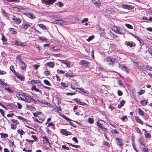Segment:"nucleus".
<instances>
[{
	"mask_svg": "<svg viewBox=\"0 0 152 152\" xmlns=\"http://www.w3.org/2000/svg\"><path fill=\"white\" fill-rule=\"evenodd\" d=\"M116 60V58H112L108 56L105 59L104 62L108 64L109 66H113Z\"/></svg>",
	"mask_w": 152,
	"mask_h": 152,
	"instance_id": "obj_1",
	"label": "nucleus"
},
{
	"mask_svg": "<svg viewBox=\"0 0 152 152\" xmlns=\"http://www.w3.org/2000/svg\"><path fill=\"white\" fill-rule=\"evenodd\" d=\"M31 100L34 102L35 103H36V101L34 98H33L31 96L29 95H26L25 96V101L30 103L31 102Z\"/></svg>",
	"mask_w": 152,
	"mask_h": 152,
	"instance_id": "obj_2",
	"label": "nucleus"
},
{
	"mask_svg": "<svg viewBox=\"0 0 152 152\" xmlns=\"http://www.w3.org/2000/svg\"><path fill=\"white\" fill-rule=\"evenodd\" d=\"M78 86L79 83L76 80H73L72 81L70 86L72 89L75 90L76 88L77 89L78 88H76V87Z\"/></svg>",
	"mask_w": 152,
	"mask_h": 152,
	"instance_id": "obj_3",
	"label": "nucleus"
},
{
	"mask_svg": "<svg viewBox=\"0 0 152 152\" xmlns=\"http://www.w3.org/2000/svg\"><path fill=\"white\" fill-rule=\"evenodd\" d=\"M42 3L46 5L50 6L51 4L54 3L56 0H42Z\"/></svg>",
	"mask_w": 152,
	"mask_h": 152,
	"instance_id": "obj_4",
	"label": "nucleus"
},
{
	"mask_svg": "<svg viewBox=\"0 0 152 152\" xmlns=\"http://www.w3.org/2000/svg\"><path fill=\"white\" fill-rule=\"evenodd\" d=\"M113 29L114 31L118 34H123L124 33L123 29H120L119 27L117 26L114 27Z\"/></svg>",
	"mask_w": 152,
	"mask_h": 152,
	"instance_id": "obj_5",
	"label": "nucleus"
},
{
	"mask_svg": "<svg viewBox=\"0 0 152 152\" xmlns=\"http://www.w3.org/2000/svg\"><path fill=\"white\" fill-rule=\"evenodd\" d=\"M116 142L117 144L119 146H122L124 145L123 140L120 138L116 137Z\"/></svg>",
	"mask_w": 152,
	"mask_h": 152,
	"instance_id": "obj_6",
	"label": "nucleus"
},
{
	"mask_svg": "<svg viewBox=\"0 0 152 152\" xmlns=\"http://www.w3.org/2000/svg\"><path fill=\"white\" fill-rule=\"evenodd\" d=\"M80 65L85 66V67L88 66L90 64V63L86 61L85 60L81 61L79 63Z\"/></svg>",
	"mask_w": 152,
	"mask_h": 152,
	"instance_id": "obj_7",
	"label": "nucleus"
},
{
	"mask_svg": "<svg viewBox=\"0 0 152 152\" xmlns=\"http://www.w3.org/2000/svg\"><path fill=\"white\" fill-rule=\"evenodd\" d=\"M60 132L63 135L65 136L71 135V134L70 132L66 131L64 129H61L60 130Z\"/></svg>",
	"mask_w": 152,
	"mask_h": 152,
	"instance_id": "obj_8",
	"label": "nucleus"
},
{
	"mask_svg": "<svg viewBox=\"0 0 152 152\" xmlns=\"http://www.w3.org/2000/svg\"><path fill=\"white\" fill-rule=\"evenodd\" d=\"M122 7L123 8L129 10L132 9L133 8L132 6L129 5L123 4L122 5Z\"/></svg>",
	"mask_w": 152,
	"mask_h": 152,
	"instance_id": "obj_9",
	"label": "nucleus"
},
{
	"mask_svg": "<svg viewBox=\"0 0 152 152\" xmlns=\"http://www.w3.org/2000/svg\"><path fill=\"white\" fill-rule=\"evenodd\" d=\"M92 1L97 7L100 6V4L99 0H92Z\"/></svg>",
	"mask_w": 152,
	"mask_h": 152,
	"instance_id": "obj_10",
	"label": "nucleus"
},
{
	"mask_svg": "<svg viewBox=\"0 0 152 152\" xmlns=\"http://www.w3.org/2000/svg\"><path fill=\"white\" fill-rule=\"evenodd\" d=\"M13 16V20L17 24H20L21 22V20L19 18H17L16 16Z\"/></svg>",
	"mask_w": 152,
	"mask_h": 152,
	"instance_id": "obj_11",
	"label": "nucleus"
},
{
	"mask_svg": "<svg viewBox=\"0 0 152 152\" xmlns=\"http://www.w3.org/2000/svg\"><path fill=\"white\" fill-rule=\"evenodd\" d=\"M12 43L16 45H18L20 46H23V43L21 42H20L18 41H14Z\"/></svg>",
	"mask_w": 152,
	"mask_h": 152,
	"instance_id": "obj_12",
	"label": "nucleus"
},
{
	"mask_svg": "<svg viewBox=\"0 0 152 152\" xmlns=\"http://www.w3.org/2000/svg\"><path fill=\"white\" fill-rule=\"evenodd\" d=\"M119 66L121 67V68L125 71L127 73L129 72V70L128 68H127L125 66H121L120 64L119 65Z\"/></svg>",
	"mask_w": 152,
	"mask_h": 152,
	"instance_id": "obj_13",
	"label": "nucleus"
},
{
	"mask_svg": "<svg viewBox=\"0 0 152 152\" xmlns=\"http://www.w3.org/2000/svg\"><path fill=\"white\" fill-rule=\"evenodd\" d=\"M20 66L22 69L24 70L26 69L25 64L23 61L20 62L19 64Z\"/></svg>",
	"mask_w": 152,
	"mask_h": 152,
	"instance_id": "obj_14",
	"label": "nucleus"
},
{
	"mask_svg": "<svg viewBox=\"0 0 152 152\" xmlns=\"http://www.w3.org/2000/svg\"><path fill=\"white\" fill-rule=\"evenodd\" d=\"M96 125L98 127H99L102 129H107L104 127V126L101 124L99 121H97Z\"/></svg>",
	"mask_w": 152,
	"mask_h": 152,
	"instance_id": "obj_15",
	"label": "nucleus"
},
{
	"mask_svg": "<svg viewBox=\"0 0 152 152\" xmlns=\"http://www.w3.org/2000/svg\"><path fill=\"white\" fill-rule=\"evenodd\" d=\"M135 121L136 122H137L139 124H142L143 125V122L137 116H136L135 117Z\"/></svg>",
	"mask_w": 152,
	"mask_h": 152,
	"instance_id": "obj_16",
	"label": "nucleus"
},
{
	"mask_svg": "<svg viewBox=\"0 0 152 152\" xmlns=\"http://www.w3.org/2000/svg\"><path fill=\"white\" fill-rule=\"evenodd\" d=\"M31 89L32 91L34 90L35 91L37 92H38L40 93H41L42 92L39 89L37 88H36V86L35 85L33 86L31 88Z\"/></svg>",
	"mask_w": 152,
	"mask_h": 152,
	"instance_id": "obj_17",
	"label": "nucleus"
},
{
	"mask_svg": "<svg viewBox=\"0 0 152 152\" xmlns=\"http://www.w3.org/2000/svg\"><path fill=\"white\" fill-rule=\"evenodd\" d=\"M1 40H2L3 42V44L5 45L7 44V39L2 34Z\"/></svg>",
	"mask_w": 152,
	"mask_h": 152,
	"instance_id": "obj_18",
	"label": "nucleus"
},
{
	"mask_svg": "<svg viewBox=\"0 0 152 152\" xmlns=\"http://www.w3.org/2000/svg\"><path fill=\"white\" fill-rule=\"evenodd\" d=\"M134 44V43L133 42H128L126 43V45L130 48H132L133 47Z\"/></svg>",
	"mask_w": 152,
	"mask_h": 152,
	"instance_id": "obj_19",
	"label": "nucleus"
},
{
	"mask_svg": "<svg viewBox=\"0 0 152 152\" xmlns=\"http://www.w3.org/2000/svg\"><path fill=\"white\" fill-rule=\"evenodd\" d=\"M56 24H58L59 25H62L65 23V22L61 20H56Z\"/></svg>",
	"mask_w": 152,
	"mask_h": 152,
	"instance_id": "obj_20",
	"label": "nucleus"
},
{
	"mask_svg": "<svg viewBox=\"0 0 152 152\" xmlns=\"http://www.w3.org/2000/svg\"><path fill=\"white\" fill-rule=\"evenodd\" d=\"M38 26L40 27L41 28L44 30L48 29V28L46 27L43 24H38Z\"/></svg>",
	"mask_w": 152,
	"mask_h": 152,
	"instance_id": "obj_21",
	"label": "nucleus"
},
{
	"mask_svg": "<svg viewBox=\"0 0 152 152\" xmlns=\"http://www.w3.org/2000/svg\"><path fill=\"white\" fill-rule=\"evenodd\" d=\"M27 16L29 18L34 19L35 18V17L34 16L33 14L31 12H29L27 13Z\"/></svg>",
	"mask_w": 152,
	"mask_h": 152,
	"instance_id": "obj_22",
	"label": "nucleus"
},
{
	"mask_svg": "<svg viewBox=\"0 0 152 152\" xmlns=\"http://www.w3.org/2000/svg\"><path fill=\"white\" fill-rule=\"evenodd\" d=\"M23 26L22 27V28L24 29H26L30 26V25L28 23L23 24Z\"/></svg>",
	"mask_w": 152,
	"mask_h": 152,
	"instance_id": "obj_23",
	"label": "nucleus"
},
{
	"mask_svg": "<svg viewBox=\"0 0 152 152\" xmlns=\"http://www.w3.org/2000/svg\"><path fill=\"white\" fill-rule=\"evenodd\" d=\"M46 65H47L48 66H49L50 67H53L54 66V63L52 62H50L48 63H47Z\"/></svg>",
	"mask_w": 152,
	"mask_h": 152,
	"instance_id": "obj_24",
	"label": "nucleus"
},
{
	"mask_svg": "<svg viewBox=\"0 0 152 152\" xmlns=\"http://www.w3.org/2000/svg\"><path fill=\"white\" fill-rule=\"evenodd\" d=\"M147 101L145 100H142L140 101V103L142 106H145L147 104Z\"/></svg>",
	"mask_w": 152,
	"mask_h": 152,
	"instance_id": "obj_25",
	"label": "nucleus"
},
{
	"mask_svg": "<svg viewBox=\"0 0 152 152\" xmlns=\"http://www.w3.org/2000/svg\"><path fill=\"white\" fill-rule=\"evenodd\" d=\"M15 75L18 78L21 80H23L25 79L24 77L19 75H18L16 73H15Z\"/></svg>",
	"mask_w": 152,
	"mask_h": 152,
	"instance_id": "obj_26",
	"label": "nucleus"
},
{
	"mask_svg": "<svg viewBox=\"0 0 152 152\" xmlns=\"http://www.w3.org/2000/svg\"><path fill=\"white\" fill-rule=\"evenodd\" d=\"M26 106L28 108H30L32 111H34L36 110L35 108L31 105L27 104Z\"/></svg>",
	"mask_w": 152,
	"mask_h": 152,
	"instance_id": "obj_27",
	"label": "nucleus"
},
{
	"mask_svg": "<svg viewBox=\"0 0 152 152\" xmlns=\"http://www.w3.org/2000/svg\"><path fill=\"white\" fill-rule=\"evenodd\" d=\"M40 82V80H32L31 81V83L32 84H36L37 83H39Z\"/></svg>",
	"mask_w": 152,
	"mask_h": 152,
	"instance_id": "obj_28",
	"label": "nucleus"
},
{
	"mask_svg": "<svg viewBox=\"0 0 152 152\" xmlns=\"http://www.w3.org/2000/svg\"><path fill=\"white\" fill-rule=\"evenodd\" d=\"M66 143L68 144L70 146H72L73 147H74L75 148H79L80 147V146L78 145H73L71 143H68L67 142H66Z\"/></svg>",
	"mask_w": 152,
	"mask_h": 152,
	"instance_id": "obj_29",
	"label": "nucleus"
},
{
	"mask_svg": "<svg viewBox=\"0 0 152 152\" xmlns=\"http://www.w3.org/2000/svg\"><path fill=\"white\" fill-rule=\"evenodd\" d=\"M74 76V74H71L68 72L66 73L65 75V76L67 77H72Z\"/></svg>",
	"mask_w": 152,
	"mask_h": 152,
	"instance_id": "obj_30",
	"label": "nucleus"
},
{
	"mask_svg": "<svg viewBox=\"0 0 152 152\" xmlns=\"http://www.w3.org/2000/svg\"><path fill=\"white\" fill-rule=\"evenodd\" d=\"M16 59L17 60H18V61L20 62V63L23 61L22 60V59L21 57V56L20 55H17L16 57Z\"/></svg>",
	"mask_w": 152,
	"mask_h": 152,
	"instance_id": "obj_31",
	"label": "nucleus"
},
{
	"mask_svg": "<svg viewBox=\"0 0 152 152\" xmlns=\"http://www.w3.org/2000/svg\"><path fill=\"white\" fill-rule=\"evenodd\" d=\"M9 30L11 31V33L16 34L17 32L16 31H15V29L13 28H10Z\"/></svg>",
	"mask_w": 152,
	"mask_h": 152,
	"instance_id": "obj_32",
	"label": "nucleus"
},
{
	"mask_svg": "<svg viewBox=\"0 0 152 152\" xmlns=\"http://www.w3.org/2000/svg\"><path fill=\"white\" fill-rule=\"evenodd\" d=\"M40 102L48 106H49L50 104V103H48L47 101L45 100H42L41 101H40Z\"/></svg>",
	"mask_w": 152,
	"mask_h": 152,
	"instance_id": "obj_33",
	"label": "nucleus"
},
{
	"mask_svg": "<svg viewBox=\"0 0 152 152\" xmlns=\"http://www.w3.org/2000/svg\"><path fill=\"white\" fill-rule=\"evenodd\" d=\"M0 135H1V138H2L3 137L4 138H6V137H7L8 136V134H3L2 133H1L0 134Z\"/></svg>",
	"mask_w": 152,
	"mask_h": 152,
	"instance_id": "obj_34",
	"label": "nucleus"
},
{
	"mask_svg": "<svg viewBox=\"0 0 152 152\" xmlns=\"http://www.w3.org/2000/svg\"><path fill=\"white\" fill-rule=\"evenodd\" d=\"M64 64L66 65V67H70V65L71 64V62H70L66 61Z\"/></svg>",
	"mask_w": 152,
	"mask_h": 152,
	"instance_id": "obj_35",
	"label": "nucleus"
},
{
	"mask_svg": "<svg viewBox=\"0 0 152 152\" xmlns=\"http://www.w3.org/2000/svg\"><path fill=\"white\" fill-rule=\"evenodd\" d=\"M138 112L139 114L140 115H142L144 114V112L140 108H139L138 109Z\"/></svg>",
	"mask_w": 152,
	"mask_h": 152,
	"instance_id": "obj_36",
	"label": "nucleus"
},
{
	"mask_svg": "<svg viewBox=\"0 0 152 152\" xmlns=\"http://www.w3.org/2000/svg\"><path fill=\"white\" fill-rule=\"evenodd\" d=\"M0 83L2 85L3 87L4 88V86H8L3 81H2L0 79Z\"/></svg>",
	"mask_w": 152,
	"mask_h": 152,
	"instance_id": "obj_37",
	"label": "nucleus"
},
{
	"mask_svg": "<svg viewBox=\"0 0 152 152\" xmlns=\"http://www.w3.org/2000/svg\"><path fill=\"white\" fill-rule=\"evenodd\" d=\"M42 113L41 112L37 111L36 113H33V115L35 117H37L38 116Z\"/></svg>",
	"mask_w": 152,
	"mask_h": 152,
	"instance_id": "obj_38",
	"label": "nucleus"
},
{
	"mask_svg": "<svg viewBox=\"0 0 152 152\" xmlns=\"http://www.w3.org/2000/svg\"><path fill=\"white\" fill-rule=\"evenodd\" d=\"M44 83L48 86H51L50 82L47 80H44Z\"/></svg>",
	"mask_w": 152,
	"mask_h": 152,
	"instance_id": "obj_39",
	"label": "nucleus"
},
{
	"mask_svg": "<svg viewBox=\"0 0 152 152\" xmlns=\"http://www.w3.org/2000/svg\"><path fill=\"white\" fill-rule=\"evenodd\" d=\"M18 118L19 119L21 120L22 121H24L25 122H27V119H25V118L22 117L20 116H18Z\"/></svg>",
	"mask_w": 152,
	"mask_h": 152,
	"instance_id": "obj_40",
	"label": "nucleus"
},
{
	"mask_svg": "<svg viewBox=\"0 0 152 152\" xmlns=\"http://www.w3.org/2000/svg\"><path fill=\"white\" fill-rule=\"evenodd\" d=\"M39 39L42 41H45L47 40V39L45 37H39Z\"/></svg>",
	"mask_w": 152,
	"mask_h": 152,
	"instance_id": "obj_41",
	"label": "nucleus"
},
{
	"mask_svg": "<svg viewBox=\"0 0 152 152\" xmlns=\"http://www.w3.org/2000/svg\"><path fill=\"white\" fill-rule=\"evenodd\" d=\"M125 26L131 29H132L133 28V26L129 24L126 23L125 24Z\"/></svg>",
	"mask_w": 152,
	"mask_h": 152,
	"instance_id": "obj_42",
	"label": "nucleus"
},
{
	"mask_svg": "<svg viewBox=\"0 0 152 152\" xmlns=\"http://www.w3.org/2000/svg\"><path fill=\"white\" fill-rule=\"evenodd\" d=\"M94 38V35L91 36L89 37L87 39V40L88 41L90 42Z\"/></svg>",
	"mask_w": 152,
	"mask_h": 152,
	"instance_id": "obj_43",
	"label": "nucleus"
},
{
	"mask_svg": "<svg viewBox=\"0 0 152 152\" xmlns=\"http://www.w3.org/2000/svg\"><path fill=\"white\" fill-rule=\"evenodd\" d=\"M61 84L64 88L67 87L68 86V84L62 82Z\"/></svg>",
	"mask_w": 152,
	"mask_h": 152,
	"instance_id": "obj_44",
	"label": "nucleus"
},
{
	"mask_svg": "<svg viewBox=\"0 0 152 152\" xmlns=\"http://www.w3.org/2000/svg\"><path fill=\"white\" fill-rule=\"evenodd\" d=\"M5 88L6 90H7L8 92L10 93H12L13 92V90L10 88L9 87L8 88Z\"/></svg>",
	"mask_w": 152,
	"mask_h": 152,
	"instance_id": "obj_45",
	"label": "nucleus"
},
{
	"mask_svg": "<svg viewBox=\"0 0 152 152\" xmlns=\"http://www.w3.org/2000/svg\"><path fill=\"white\" fill-rule=\"evenodd\" d=\"M10 70L13 73H14L15 74L16 73V72L15 71L14 69V67L13 66H11L10 67Z\"/></svg>",
	"mask_w": 152,
	"mask_h": 152,
	"instance_id": "obj_46",
	"label": "nucleus"
},
{
	"mask_svg": "<svg viewBox=\"0 0 152 152\" xmlns=\"http://www.w3.org/2000/svg\"><path fill=\"white\" fill-rule=\"evenodd\" d=\"M3 13L4 14V15L7 18H9V17L8 16V13L6 12L5 10H3Z\"/></svg>",
	"mask_w": 152,
	"mask_h": 152,
	"instance_id": "obj_47",
	"label": "nucleus"
},
{
	"mask_svg": "<svg viewBox=\"0 0 152 152\" xmlns=\"http://www.w3.org/2000/svg\"><path fill=\"white\" fill-rule=\"evenodd\" d=\"M145 92V91L144 90L141 89L139 92H138L137 93L139 95H141L143 94Z\"/></svg>",
	"mask_w": 152,
	"mask_h": 152,
	"instance_id": "obj_48",
	"label": "nucleus"
},
{
	"mask_svg": "<svg viewBox=\"0 0 152 152\" xmlns=\"http://www.w3.org/2000/svg\"><path fill=\"white\" fill-rule=\"evenodd\" d=\"M77 89H79L80 91H81L82 92H83L84 93L86 94L87 93V91H86L85 89L83 88H78Z\"/></svg>",
	"mask_w": 152,
	"mask_h": 152,
	"instance_id": "obj_49",
	"label": "nucleus"
},
{
	"mask_svg": "<svg viewBox=\"0 0 152 152\" xmlns=\"http://www.w3.org/2000/svg\"><path fill=\"white\" fill-rule=\"evenodd\" d=\"M56 4L57 5H59L60 7H61L63 6V4L62 2L61 1H59L58 3H57Z\"/></svg>",
	"mask_w": 152,
	"mask_h": 152,
	"instance_id": "obj_50",
	"label": "nucleus"
},
{
	"mask_svg": "<svg viewBox=\"0 0 152 152\" xmlns=\"http://www.w3.org/2000/svg\"><path fill=\"white\" fill-rule=\"evenodd\" d=\"M10 125L11 126V128L13 129H15L17 127L16 125L15 124H11Z\"/></svg>",
	"mask_w": 152,
	"mask_h": 152,
	"instance_id": "obj_51",
	"label": "nucleus"
},
{
	"mask_svg": "<svg viewBox=\"0 0 152 152\" xmlns=\"http://www.w3.org/2000/svg\"><path fill=\"white\" fill-rule=\"evenodd\" d=\"M62 117L63 118L65 119L66 121H72V120H71L70 118H68L67 117H66V116H65L64 115H62Z\"/></svg>",
	"mask_w": 152,
	"mask_h": 152,
	"instance_id": "obj_52",
	"label": "nucleus"
},
{
	"mask_svg": "<svg viewBox=\"0 0 152 152\" xmlns=\"http://www.w3.org/2000/svg\"><path fill=\"white\" fill-rule=\"evenodd\" d=\"M149 53L152 56V48H149L148 49Z\"/></svg>",
	"mask_w": 152,
	"mask_h": 152,
	"instance_id": "obj_53",
	"label": "nucleus"
},
{
	"mask_svg": "<svg viewBox=\"0 0 152 152\" xmlns=\"http://www.w3.org/2000/svg\"><path fill=\"white\" fill-rule=\"evenodd\" d=\"M88 121L91 124H93L94 123L93 120L91 118H89L88 119Z\"/></svg>",
	"mask_w": 152,
	"mask_h": 152,
	"instance_id": "obj_54",
	"label": "nucleus"
},
{
	"mask_svg": "<svg viewBox=\"0 0 152 152\" xmlns=\"http://www.w3.org/2000/svg\"><path fill=\"white\" fill-rule=\"evenodd\" d=\"M55 126V124H53V122H50L48 124L47 126L48 127H50L51 126Z\"/></svg>",
	"mask_w": 152,
	"mask_h": 152,
	"instance_id": "obj_55",
	"label": "nucleus"
},
{
	"mask_svg": "<svg viewBox=\"0 0 152 152\" xmlns=\"http://www.w3.org/2000/svg\"><path fill=\"white\" fill-rule=\"evenodd\" d=\"M69 123L70 125H71L72 126H73L74 127H77V126L74 123H73V122L70 121L69 122Z\"/></svg>",
	"mask_w": 152,
	"mask_h": 152,
	"instance_id": "obj_56",
	"label": "nucleus"
},
{
	"mask_svg": "<svg viewBox=\"0 0 152 152\" xmlns=\"http://www.w3.org/2000/svg\"><path fill=\"white\" fill-rule=\"evenodd\" d=\"M72 140L76 143H78V140L77 138L76 137H73L72 138Z\"/></svg>",
	"mask_w": 152,
	"mask_h": 152,
	"instance_id": "obj_57",
	"label": "nucleus"
},
{
	"mask_svg": "<svg viewBox=\"0 0 152 152\" xmlns=\"http://www.w3.org/2000/svg\"><path fill=\"white\" fill-rule=\"evenodd\" d=\"M119 96H121L123 95L122 92L119 90H118L117 92Z\"/></svg>",
	"mask_w": 152,
	"mask_h": 152,
	"instance_id": "obj_58",
	"label": "nucleus"
},
{
	"mask_svg": "<svg viewBox=\"0 0 152 152\" xmlns=\"http://www.w3.org/2000/svg\"><path fill=\"white\" fill-rule=\"evenodd\" d=\"M39 66L40 65H38L37 64H36L34 66V69L36 70H37L38 68L39 67Z\"/></svg>",
	"mask_w": 152,
	"mask_h": 152,
	"instance_id": "obj_59",
	"label": "nucleus"
},
{
	"mask_svg": "<svg viewBox=\"0 0 152 152\" xmlns=\"http://www.w3.org/2000/svg\"><path fill=\"white\" fill-rule=\"evenodd\" d=\"M76 94V93H68L66 94V95H75Z\"/></svg>",
	"mask_w": 152,
	"mask_h": 152,
	"instance_id": "obj_60",
	"label": "nucleus"
},
{
	"mask_svg": "<svg viewBox=\"0 0 152 152\" xmlns=\"http://www.w3.org/2000/svg\"><path fill=\"white\" fill-rule=\"evenodd\" d=\"M146 68L148 70L151 71V69H152V67L148 65L146 66Z\"/></svg>",
	"mask_w": 152,
	"mask_h": 152,
	"instance_id": "obj_61",
	"label": "nucleus"
},
{
	"mask_svg": "<svg viewBox=\"0 0 152 152\" xmlns=\"http://www.w3.org/2000/svg\"><path fill=\"white\" fill-rule=\"evenodd\" d=\"M62 147L63 149H66L67 150L69 149V148L68 147L66 146L65 145H62Z\"/></svg>",
	"mask_w": 152,
	"mask_h": 152,
	"instance_id": "obj_62",
	"label": "nucleus"
},
{
	"mask_svg": "<svg viewBox=\"0 0 152 152\" xmlns=\"http://www.w3.org/2000/svg\"><path fill=\"white\" fill-rule=\"evenodd\" d=\"M88 20V19L87 18H84L83 20H82L81 22L82 23H84L85 22H87Z\"/></svg>",
	"mask_w": 152,
	"mask_h": 152,
	"instance_id": "obj_63",
	"label": "nucleus"
},
{
	"mask_svg": "<svg viewBox=\"0 0 152 152\" xmlns=\"http://www.w3.org/2000/svg\"><path fill=\"white\" fill-rule=\"evenodd\" d=\"M148 148H143L142 151L144 152H147L148 151Z\"/></svg>",
	"mask_w": 152,
	"mask_h": 152,
	"instance_id": "obj_64",
	"label": "nucleus"
}]
</instances>
